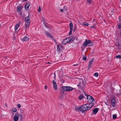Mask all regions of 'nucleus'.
<instances>
[{
  "mask_svg": "<svg viewBox=\"0 0 121 121\" xmlns=\"http://www.w3.org/2000/svg\"><path fill=\"white\" fill-rule=\"evenodd\" d=\"M94 105V104L89 103L83 104L80 107V110L82 111H86L90 109Z\"/></svg>",
  "mask_w": 121,
  "mask_h": 121,
  "instance_id": "1",
  "label": "nucleus"
},
{
  "mask_svg": "<svg viewBox=\"0 0 121 121\" xmlns=\"http://www.w3.org/2000/svg\"><path fill=\"white\" fill-rule=\"evenodd\" d=\"M73 37H69L66 38L64 39L62 42V44H65L68 43H71L72 42V40L74 39H72Z\"/></svg>",
  "mask_w": 121,
  "mask_h": 121,
  "instance_id": "2",
  "label": "nucleus"
},
{
  "mask_svg": "<svg viewBox=\"0 0 121 121\" xmlns=\"http://www.w3.org/2000/svg\"><path fill=\"white\" fill-rule=\"evenodd\" d=\"M61 89L63 91H70L73 90V88L70 86H63L61 87Z\"/></svg>",
  "mask_w": 121,
  "mask_h": 121,
  "instance_id": "3",
  "label": "nucleus"
},
{
  "mask_svg": "<svg viewBox=\"0 0 121 121\" xmlns=\"http://www.w3.org/2000/svg\"><path fill=\"white\" fill-rule=\"evenodd\" d=\"M87 45L89 46H90L92 45V44L91 43L90 40H89L88 41L87 39H86L85 41L83 44V45L85 47V48H86Z\"/></svg>",
  "mask_w": 121,
  "mask_h": 121,
  "instance_id": "4",
  "label": "nucleus"
},
{
  "mask_svg": "<svg viewBox=\"0 0 121 121\" xmlns=\"http://www.w3.org/2000/svg\"><path fill=\"white\" fill-rule=\"evenodd\" d=\"M85 95L87 96V101L89 103H91V102H92L93 101L94 98H93L91 96L89 95Z\"/></svg>",
  "mask_w": 121,
  "mask_h": 121,
  "instance_id": "5",
  "label": "nucleus"
},
{
  "mask_svg": "<svg viewBox=\"0 0 121 121\" xmlns=\"http://www.w3.org/2000/svg\"><path fill=\"white\" fill-rule=\"evenodd\" d=\"M86 83V82H84V83H78L77 86L83 90V87H84Z\"/></svg>",
  "mask_w": 121,
  "mask_h": 121,
  "instance_id": "6",
  "label": "nucleus"
},
{
  "mask_svg": "<svg viewBox=\"0 0 121 121\" xmlns=\"http://www.w3.org/2000/svg\"><path fill=\"white\" fill-rule=\"evenodd\" d=\"M19 114L18 113H16L15 114L14 117V121H18L19 119Z\"/></svg>",
  "mask_w": 121,
  "mask_h": 121,
  "instance_id": "7",
  "label": "nucleus"
},
{
  "mask_svg": "<svg viewBox=\"0 0 121 121\" xmlns=\"http://www.w3.org/2000/svg\"><path fill=\"white\" fill-rule=\"evenodd\" d=\"M94 60V59L93 58H92L89 61L88 65V69H90L91 68V66L93 64Z\"/></svg>",
  "mask_w": 121,
  "mask_h": 121,
  "instance_id": "8",
  "label": "nucleus"
},
{
  "mask_svg": "<svg viewBox=\"0 0 121 121\" xmlns=\"http://www.w3.org/2000/svg\"><path fill=\"white\" fill-rule=\"evenodd\" d=\"M111 106L112 107H114L116 103V100L114 98H113L111 100Z\"/></svg>",
  "mask_w": 121,
  "mask_h": 121,
  "instance_id": "9",
  "label": "nucleus"
},
{
  "mask_svg": "<svg viewBox=\"0 0 121 121\" xmlns=\"http://www.w3.org/2000/svg\"><path fill=\"white\" fill-rule=\"evenodd\" d=\"M25 23H30V18L29 15L27 17H26L25 18Z\"/></svg>",
  "mask_w": 121,
  "mask_h": 121,
  "instance_id": "10",
  "label": "nucleus"
},
{
  "mask_svg": "<svg viewBox=\"0 0 121 121\" xmlns=\"http://www.w3.org/2000/svg\"><path fill=\"white\" fill-rule=\"evenodd\" d=\"M52 83L53 84V86L55 90H56L57 88V86L56 82L54 80H53Z\"/></svg>",
  "mask_w": 121,
  "mask_h": 121,
  "instance_id": "11",
  "label": "nucleus"
},
{
  "mask_svg": "<svg viewBox=\"0 0 121 121\" xmlns=\"http://www.w3.org/2000/svg\"><path fill=\"white\" fill-rule=\"evenodd\" d=\"M22 5L19 4L17 6V11L18 12H20L21 10L22 9Z\"/></svg>",
  "mask_w": 121,
  "mask_h": 121,
  "instance_id": "12",
  "label": "nucleus"
},
{
  "mask_svg": "<svg viewBox=\"0 0 121 121\" xmlns=\"http://www.w3.org/2000/svg\"><path fill=\"white\" fill-rule=\"evenodd\" d=\"M63 49L62 46L61 45H58L57 48V50L59 52H60Z\"/></svg>",
  "mask_w": 121,
  "mask_h": 121,
  "instance_id": "13",
  "label": "nucleus"
},
{
  "mask_svg": "<svg viewBox=\"0 0 121 121\" xmlns=\"http://www.w3.org/2000/svg\"><path fill=\"white\" fill-rule=\"evenodd\" d=\"M73 108L76 111H78L80 110V107H78L77 106H75L73 107Z\"/></svg>",
  "mask_w": 121,
  "mask_h": 121,
  "instance_id": "14",
  "label": "nucleus"
},
{
  "mask_svg": "<svg viewBox=\"0 0 121 121\" xmlns=\"http://www.w3.org/2000/svg\"><path fill=\"white\" fill-rule=\"evenodd\" d=\"M45 34L46 35L48 36L49 37L51 38L52 39L53 38L52 37V36L48 32H45Z\"/></svg>",
  "mask_w": 121,
  "mask_h": 121,
  "instance_id": "15",
  "label": "nucleus"
},
{
  "mask_svg": "<svg viewBox=\"0 0 121 121\" xmlns=\"http://www.w3.org/2000/svg\"><path fill=\"white\" fill-rule=\"evenodd\" d=\"M19 24L17 23L16 24L15 26L14 30L16 32L17 31V30L19 26Z\"/></svg>",
  "mask_w": 121,
  "mask_h": 121,
  "instance_id": "16",
  "label": "nucleus"
},
{
  "mask_svg": "<svg viewBox=\"0 0 121 121\" xmlns=\"http://www.w3.org/2000/svg\"><path fill=\"white\" fill-rule=\"evenodd\" d=\"M30 24V23H25V27L26 30L27 29H28Z\"/></svg>",
  "mask_w": 121,
  "mask_h": 121,
  "instance_id": "17",
  "label": "nucleus"
},
{
  "mask_svg": "<svg viewBox=\"0 0 121 121\" xmlns=\"http://www.w3.org/2000/svg\"><path fill=\"white\" fill-rule=\"evenodd\" d=\"M23 41H27L29 39V38L26 36H25L23 38L21 39Z\"/></svg>",
  "mask_w": 121,
  "mask_h": 121,
  "instance_id": "18",
  "label": "nucleus"
},
{
  "mask_svg": "<svg viewBox=\"0 0 121 121\" xmlns=\"http://www.w3.org/2000/svg\"><path fill=\"white\" fill-rule=\"evenodd\" d=\"M98 108H95L93 110V112L94 114H96L98 111Z\"/></svg>",
  "mask_w": 121,
  "mask_h": 121,
  "instance_id": "19",
  "label": "nucleus"
},
{
  "mask_svg": "<svg viewBox=\"0 0 121 121\" xmlns=\"http://www.w3.org/2000/svg\"><path fill=\"white\" fill-rule=\"evenodd\" d=\"M30 5V3L28 2H27L25 6V8L26 9H28Z\"/></svg>",
  "mask_w": 121,
  "mask_h": 121,
  "instance_id": "20",
  "label": "nucleus"
},
{
  "mask_svg": "<svg viewBox=\"0 0 121 121\" xmlns=\"http://www.w3.org/2000/svg\"><path fill=\"white\" fill-rule=\"evenodd\" d=\"M70 29L72 30L73 28V24L72 23H70L69 24Z\"/></svg>",
  "mask_w": 121,
  "mask_h": 121,
  "instance_id": "21",
  "label": "nucleus"
},
{
  "mask_svg": "<svg viewBox=\"0 0 121 121\" xmlns=\"http://www.w3.org/2000/svg\"><path fill=\"white\" fill-rule=\"evenodd\" d=\"M78 81H79V83H84V82L82 79H79Z\"/></svg>",
  "mask_w": 121,
  "mask_h": 121,
  "instance_id": "22",
  "label": "nucleus"
},
{
  "mask_svg": "<svg viewBox=\"0 0 121 121\" xmlns=\"http://www.w3.org/2000/svg\"><path fill=\"white\" fill-rule=\"evenodd\" d=\"M84 97V96L83 95H81L79 96V99H82Z\"/></svg>",
  "mask_w": 121,
  "mask_h": 121,
  "instance_id": "23",
  "label": "nucleus"
},
{
  "mask_svg": "<svg viewBox=\"0 0 121 121\" xmlns=\"http://www.w3.org/2000/svg\"><path fill=\"white\" fill-rule=\"evenodd\" d=\"M83 24L85 26H88V23L86 22H84L83 23Z\"/></svg>",
  "mask_w": 121,
  "mask_h": 121,
  "instance_id": "24",
  "label": "nucleus"
},
{
  "mask_svg": "<svg viewBox=\"0 0 121 121\" xmlns=\"http://www.w3.org/2000/svg\"><path fill=\"white\" fill-rule=\"evenodd\" d=\"M65 8H63L62 9H60V11L61 12H63L64 11H65V10H66V9H65Z\"/></svg>",
  "mask_w": 121,
  "mask_h": 121,
  "instance_id": "25",
  "label": "nucleus"
},
{
  "mask_svg": "<svg viewBox=\"0 0 121 121\" xmlns=\"http://www.w3.org/2000/svg\"><path fill=\"white\" fill-rule=\"evenodd\" d=\"M117 117V115L116 114H113L112 115V118L113 119L116 118Z\"/></svg>",
  "mask_w": 121,
  "mask_h": 121,
  "instance_id": "26",
  "label": "nucleus"
},
{
  "mask_svg": "<svg viewBox=\"0 0 121 121\" xmlns=\"http://www.w3.org/2000/svg\"><path fill=\"white\" fill-rule=\"evenodd\" d=\"M17 109L15 108H13V111L14 112H16L17 111Z\"/></svg>",
  "mask_w": 121,
  "mask_h": 121,
  "instance_id": "27",
  "label": "nucleus"
},
{
  "mask_svg": "<svg viewBox=\"0 0 121 121\" xmlns=\"http://www.w3.org/2000/svg\"><path fill=\"white\" fill-rule=\"evenodd\" d=\"M116 57L117 58H119V59H121V55H119L116 56Z\"/></svg>",
  "mask_w": 121,
  "mask_h": 121,
  "instance_id": "28",
  "label": "nucleus"
},
{
  "mask_svg": "<svg viewBox=\"0 0 121 121\" xmlns=\"http://www.w3.org/2000/svg\"><path fill=\"white\" fill-rule=\"evenodd\" d=\"M87 1L89 4H91L92 2L91 0H87Z\"/></svg>",
  "mask_w": 121,
  "mask_h": 121,
  "instance_id": "29",
  "label": "nucleus"
},
{
  "mask_svg": "<svg viewBox=\"0 0 121 121\" xmlns=\"http://www.w3.org/2000/svg\"><path fill=\"white\" fill-rule=\"evenodd\" d=\"M118 27L119 28H121V23L118 24Z\"/></svg>",
  "mask_w": 121,
  "mask_h": 121,
  "instance_id": "30",
  "label": "nucleus"
},
{
  "mask_svg": "<svg viewBox=\"0 0 121 121\" xmlns=\"http://www.w3.org/2000/svg\"><path fill=\"white\" fill-rule=\"evenodd\" d=\"M83 60H86V57L85 56H83Z\"/></svg>",
  "mask_w": 121,
  "mask_h": 121,
  "instance_id": "31",
  "label": "nucleus"
},
{
  "mask_svg": "<svg viewBox=\"0 0 121 121\" xmlns=\"http://www.w3.org/2000/svg\"><path fill=\"white\" fill-rule=\"evenodd\" d=\"M72 30L70 29V32L69 33V34L70 35L71 34L72 32Z\"/></svg>",
  "mask_w": 121,
  "mask_h": 121,
  "instance_id": "32",
  "label": "nucleus"
},
{
  "mask_svg": "<svg viewBox=\"0 0 121 121\" xmlns=\"http://www.w3.org/2000/svg\"><path fill=\"white\" fill-rule=\"evenodd\" d=\"M98 73H95L94 75L96 76H98Z\"/></svg>",
  "mask_w": 121,
  "mask_h": 121,
  "instance_id": "33",
  "label": "nucleus"
},
{
  "mask_svg": "<svg viewBox=\"0 0 121 121\" xmlns=\"http://www.w3.org/2000/svg\"><path fill=\"white\" fill-rule=\"evenodd\" d=\"M17 106L18 108H20L21 107V105L20 104H18L17 105Z\"/></svg>",
  "mask_w": 121,
  "mask_h": 121,
  "instance_id": "34",
  "label": "nucleus"
},
{
  "mask_svg": "<svg viewBox=\"0 0 121 121\" xmlns=\"http://www.w3.org/2000/svg\"><path fill=\"white\" fill-rule=\"evenodd\" d=\"M78 64H75L73 65V66H78Z\"/></svg>",
  "mask_w": 121,
  "mask_h": 121,
  "instance_id": "35",
  "label": "nucleus"
},
{
  "mask_svg": "<svg viewBox=\"0 0 121 121\" xmlns=\"http://www.w3.org/2000/svg\"><path fill=\"white\" fill-rule=\"evenodd\" d=\"M41 7L40 6L39 7L38 11L39 12H40L41 11Z\"/></svg>",
  "mask_w": 121,
  "mask_h": 121,
  "instance_id": "36",
  "label": "nucleus"
},
{
  "mask_svg": "<svg viewBox=\"0 0 121 121\" xmlns=\"http://www.w3.org/2000/svg\"><path fill=\"white\" fill-rule=\"evenodd\" d=\"M119 20L120 21H121V16H120L119 17Z\"/></svg>",
  "mask_w": 121,
  "mask_h": 121,
  "instance_id": "37",
  "label": "nucleus"
},
{
  "mask_svg": "<svg viewBox=\"0 0 121 121\" xmlns=\"http://www.w3.org/2000/svg\"><path fill=\"white\" fill-rule=\"evenodd\" d=\"M54 79H56V75L55 73H54Z\"/></svg>",
  "mask_w": 121,
  "mask_h": 121,
  "instance_id": "38",
  "label": "nucleus"
},
{
  "mask_svg": "<svg viewBox=\"0 0 121 121\" xmlns=\"http://www.w3.org/2000/svg\"><path fill=\"white\" fill-rule=\"evenodd\" d=\"M47 86L46 85H45V89L46 90L47 89Z\"/></svg>",
  "mask_w": 121,
  "mask_h": 121,
  "instance_id": "39",
  "label": "nucleus"
},
{
  "mask_svg": "<svg viewBox=\"0 0 121 121\" xmlns=\"http://www.w3.org/2000/svg\"><path fill=\"white\" fill-rule=\"evenodd\" d=\"M20 23H21V21H19V22L18 23H19L20 24Z\"/></svg>",
  "mask_w": 121,
  "mask_h": 121,
  "instance_id": "40",
  "label": "nucleus"
},
{
  "mask_svg": "<svg viewBox=\"0 0 121 121\" xmlns=\"http://www.w3.org/2000/svg\"><path fill=\"white\" fill-rule=\"evenodd\" d=\"M120 2H121V0H120Z\"/></svg>",
  "mask_w": 121,
  "mask_h": 121,
  "instance_id": "41",
  "label": "nucleus"
}]
</instances>
